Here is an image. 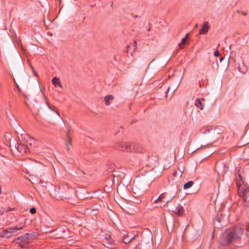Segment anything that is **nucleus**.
Here are the masks:
<instances>
[{
	"mask_svg": "<svg viewBox=\"0 0 249 249\" xmlns=\"http://www.w3.org/2000/svg\"><path fill=\"white\" fill-rule=\"evenodd\" d=\"M245 232V226L240 223L234 225L231 231L227 230L219 238L220 244L224 246L236 242Z\"/></svg>",
	"mask_w": 249,
	"mask_h": 249,
	"instance_id": "obj_1",
	"label": "nucleus"
},
{
	"mask_svg": "<svg viewBox=\"0 0 249 249\" xmlns=\"http://www.w3.org/2000/svg\"><path fill=\"white\" fill-rule=\"evenodd\" d=\"M150 181L148 180L147 177L142 176L137 177L134 180L133 185L132 191L137 196L143 195L147 189V188L150 184Z\"/></svg>",
	"mask_w": 249,
	"mask_h": 249,
	"instance_id": "obj_2",
	"label": "nucleus"
},
{
	"mask_svg": "<svg viewBox=\"0 0 249 249\" xmlns=\"http://www.w3.org/2000/svg\"><path fill=\"white\" fill-rule=\"evenodd\" d=\"M115 148L123 152H134L143 154L144 151L138 146L132 143H129L125 142H120L115 144Z\"/></svg>",
	"mask_w": 249,
	"mask_h": 249,
	"instance_id": "obj_3",
	"label": "nucleus"
},
{
	"mask_svg": "<svg viewBox=\"0 0 249 249\" xmlns=\"http://www.w3.org/2000/svg\"><path fill=\"white\" fill-rule=\"evenodd\" d=\"M238 194L239 196L243 198L244 205L249 206V187L247 186L239 187L238 190Z\"/></svg>",
	"mask_w": 249,
	"mask_h": 249,
	"instance_id": "obj_4",
	"label": "nucleus"
},
{
	"mask_svg": "<svg viewBox=\"0 0 249 249\" xmlns=\"http://www.w3.org/2000/svg\"><path fill=\"white\" fill-rule=\"evenodd\" d=\"M24 229L23 226H16L15 227H10L3 230L0 232V236L2 238H8L12 235L13 233L17 232L19 230Z\"/></svg>",
	"mask_w": 249,
	"mask_h": 249,
	"instance_id": "obj_5",
	"label": "nucleus"
},
{
	"mask_svg": "<svg viewBox=\"0 0 249 249\" xmlns=\"http://www.w3.org/2000/svg\"><path fill=\"white\" fill-rule=\"evenodd\" d=\"M61 197L65 199H69L71 198L73 189L70 187L68 184H62L59 188Z\"/></svg>",
	"mask_w": 249,
	"mask_h": 249,
	"instance_id": "obj_6",
	"label": "nucleus"
},
{
	"mask_svg": "<svg viewBox=\"0 0 249 249\" xmlns=\"http://www.w3.org/2000/svg\"><path fill=\"white\" fill-rule=\"evenodd\" d=\"M14 242L18 245L21 248H27L28 247L29 242L25 239L20 238V236L16 238L14 240Z\"/></svg>",
	"mask_w": 249,
	"mask_h": 249,
	"instance_id": "obj_7",
	"label": "nucleus"
},
{
	"mask_svg": "<svg viewBox=\"0 0 249 249\" xmlns=\"http://www.w3.org/2000/svg\"><path fill=\"white\" fill-rule=\"evenodd\" d=\"M14 149L21 154L26 153L28 151V148L26 145L18 143H16L14 146Z\"/></svg>",
	"mask_w": 249,
	"mask_h": 249,
	"instance_id": "obj_8",
	"label": "nucleus"
},
{
	"mask_svg": "<svg viewBox=\"0 0 249 249\" xmlns=\"http://www.w3.org/2000/svg\"><path fill=\"white\" fill-rule=\"evenodd\" d=\"M171 212L177 216H181L184 212L183 207L180 204L172 208Z\"/></svg>",
	"mask_w": 249,
	"mask_h": 249,
	"instance_id": "obj_9",
	"label": "nucleus"
},
{
	"mask_svg": "<svg viewBox=\"0 0 249 249\" xmlns=\"http://www.w3.org/2000/svg\"><path fill=\"white\" fill-rule=\"evenodd\" d=\"M204 101L205 99L204 98H196L195 102V106L198 107L200 110H203Z\"/></svg>",
	"mask_w": 249,
	"mask_h": 249,
	"instance_id": "obj_10",
	"label": "nucleus"
},
{
	"mask_svg": "<svg viewBox=\"0 0 249 249\" xmlns=\"http://www.w3.org/2000/svg\"><path fill=\"white\" fill-rule=\"evenodd\" d=\"M208 24V22H204L202 28L199 29V33L200 35L206 34L208 32L209 26Z\"/></svg>",
	"mask_w": 249,
	"mask_h": 249,
	"instance_id": "obj_11",
	"label": "nucleus"
},
{
	"mask_svg": "<svg viewBox=\"0 0 249 249\" xmlns=\"http://www.w3.org/2000/svg\"><path fill=\"white\" fill-rule=\"evenodd\" d=\"M114 100V97L112 95H107L104 98V102L107 106L110 105L112 101Z\"/></svg>",
	"mask_w": 249,
	"mask_h": 249,
	"instance_id": "obj_12",
	"label": "nucleus"
},
{
	"mask_svg": "<svg viewBox=\"0 0 249 249\" xmlns=\"http://www.w3.org/2000/svg\"><path fill=\"white\" fill-rule=\"evenodd\" d=\"M135 238V236H130L128 234H124L122 239V241L125 244H128Z\"/></svg>",
	"mask_w": 249,
	"mask_h": 249,
	"instance_id": "obj_13",
	"label": "nucleus"
},
{
	"mask_svg": "<svg viewBox=\"0 0 249 249\" xmlns=\"http://www.w3.org/2000/svg\"><path fill=\"white\" fill-rule=\"evenodd\" d=\"M105 243L108 245H113L114 243V240L109 234H106L105 238Z\"/></svg>",
	"mask_w": 249,
	"mask_h": 249,
	"instance_id": "obj_14",
	"label": "nucleus"
},
{
	"mask_svg": "<svg viewBox=\"0 0 249 249\" xmlns=\"http://www.w3.org/2000/svg\"><path fill=\"white\" fill-rule=\"evenodd\" d=\"M52 83L54 85V87H58L60 88H62V85L61 83V81L57 77H54L52 79Z\"/></svg>",
	"mask_w": 249,
	"mask_h": 249,
	"instance_id": "obj_15",
	"label": "nucleus"
},
{
	"mask_svg": "<svg viewBox=\"0 0 249 249\" xmlns=\"http://www.w3.org/2000/svg\"><path fill=\"white\" fill-rule=\"evenodd\" d=\"M221 219L220 217L217 215L214 220V224L215 227L220 228L221 227Z\"/></svg>",
	"mask_w": 249,
	"mask_h": 249,
	"instance_id": "obj_16",
	"label": "nucleus"
},
{
	"mask_svg": "<svg viewBox=\"0 0 249 249\" xmlns=\"http://www.w3.org/2000/svg\"><path fill=\"white\" fill-rule=\"evenodd\" d=\"M188 36L189 34H187L182 39L181 42L178 44V46L180 49H183L184 46L186 44Z\"/></svg>",
	"mask_w": 249,
	"mask_h": 249,
	"instance_id": "obj_17",
	"label": "nucleus"
},
{
	"mask_svg": "<svg viewBox=\"0 0 249 249\" xmlns=\"http://www.w3.org/2000/svg\"><path fill=\"white\" fill-rule=\"evenodd\" d=\"M126 48H127V50H126L127 53H128V50L130 48L133 50V52H135L137 49V42H136V41H134L132 44L127 45Z\"/></svg>",
	"mask_w": 249,
	"mask_h": 249,
	"instance_id": "obj_18",
	"label": "nucleus"
},
{
	"mask_svg": "<svg viewBox=\"0 0 249 249\" xmlns=\"http://www.w3.org/2000/svg\"><path fill=\"white\" fill-rule=\"evenodd\" d=\"M213 134L218 135L222 133L223 132L222 129L220 127L213 126Z\"/></svg>",
	"mask_w": 249,
	"mask_h": 249,
	"instance_id": "obj_19",
	"label": "nucleus"
},
{
	"mask_svg": "<svg viewBox=\"0 0 249 249\" xmlns=\"http://www.w3.org/2000/svg\"><path fill=\"white\" fill-rule=\"evenodd\" d=\"M194 184V181H189L186 183L184 184L183 186V188L184 189H188L189 188H190Z\"/></svg>",
	"mask_w": 249,
	"mask_h": 249,
	"instance_id": "obj_20",
	"label": "nucleus"
},
{
	"mask_svg": "<svg viewBox=\"0 0 249 249\" xmlns=\"http://www.w3.org/2000/svg\"><path fill=\"white\" fill-rule=\"evenodd\" d=\"M165 193H162V194H160V196L158 197V198L154 201V203H157L159 202H161L162 199H163L165 197Z\"/></svg>",
	"mask_w": 249,
	"mask_h": 249,
	"instance_id": "obj_21",
	"label": "nucleus"
},
{
	"mask_svg": "<svg viewBox=\"0 0 249 249\" xmlns=\"http://www.w3.org/2000/svg\"><path fill=\"white\" fill-rule=\"evenodd\" d=\"M33 236V234L32 233H26L24 234L23 235L20 236V238L21 239H27V240L28 239L31 238Z\"/></svg>",
	"mask_w": 249,
	"mask_h": 249,
	"instance_id": "obj_22",
	"label": "nucleus"
},
{
	"mask_svg": "<svg viewBox=\"0 0 249 249\" xmlns=\"http://www.w3.org/2000/svg\"><path fill=\"white\" fill-rule=\"evenodd\" d=\"M213 126L208 127L206 128L203 132L202 133L204 134H207L208 133L213 132Z\"/></svg>",
	"mask_w": 249,
	"mask_h": 249,
	"instance_id": "obj_23",
	"label": "nucleus"
},
{
	"mask_svg": "<svg viewBox=\"0 0 249 249\" xmlns=\"http://www.w3.org/2000/svg\"><path fill=\"white\" fill-rule=\"evenodd\" d=\"M70 130H69L68 132L66 134V136H67V139H69V143L70 144H71V138L70 136Z\"/></svg>",
	"mask_w": 249,
	"mask_h": 249,
	"instance_id": "obj_24",
	"label": "nucleus"
},
{
	"mask_svg": "<svg viewBox=\"0 0 249 249\" xmlns=\"http://www.w3.org/2000/svg\"><path fill=\"white\" fill-rule=\"evenodd\" d=\"M246 231V234L247 236H249V224H248L247 226L245 227Z\"/></svg>",
	"mask_w": 249,
	"mask_h": 249,
	"instance_id": "obj_25",
	"label": "nucleus"
},
{
	"mask_svg": "<svg viewBox=\"0 0 249 249\" xmlns=\"http://www.w3.org/2000/svg\"><path fill=\"white\" fill-rule=\"evenodd\" d=\"M4 209L5 213H8L9 212L15 210V208L8 207L7 209Z\"/></svg>",
	"mask_w": 249,
	"mask_h": 249,
	"instance_id": "obj_26",
	"label": "nucleus"
},
{
	"mask_svg": "<svg viewBox=\"0 0 249 249\" xmlns=\"http://www.w3.org/2000/svg\"><path fill=\"white\" fill-rule=\"evenodd\" d=\"M14 83H15V84L16 85L17 89L18 90V91H19V93H21V89H20L19 86L18 85V84L16 82V80H15V79H14Z\"/></svg>",
	"mask_w": 249,
	"mask_h": 249,
	"instance_id": "obj_27",
	"label": "nucleus"
},
{
	"mask_svg": "<svg viewBox=\"0 0 249 249\" xmlns=\"http://www.w3.org/2000/svg\"><path fill=\"white\" fill-rule=\"evenodd\" d=\"M36 209L35 208H32L30 210V212L32 214L36 213Z\"/></svg>",
	"mask_w": 249,
	"mask_h": 249,
	"instance_id": "obj_28",
	"label": "nucleus"
},
{
	"mask_svg": "<svg viewBox=\"0 0 249 249\" xmlns=\"http://www.w3.org/2000/svg\"><path fill=\"white\" fill-rule=\"evenodd\" d=\"M214 55L215 56H219V55H220V53L218 51H214Z\"/></svg>",
	"mask_w": 249,
	"mask_h": 249,
	"instance_id": "obj_29",
	"label": "nucleus"
},
{
	"mask_svg": "<svg viewBox=\"0 0 249 249\" xmlns=\"http://www.w3.org/2000/svg\"><path fill=\"white\" fill-rule=\"evenodd\" d=\"M17 78L19 81V82H22V78H21V76H20V75H18L17 76Z\"/></svg>",
	"mask_w": 249,
	"mask_h": 249,
	"instance_id": "obj_30",
	"label": "nucleus"
},
{
	"mask_svg": "<svg viewBox=\"0 0 249 249\" xmlns=\"http://www.w3.org/2000/svg\"><path fill=\"white\" fill-rule=\"evenodd\" d=\"M46 104H47V106H48V107H49L51 110H53V111H54V110L52 108V107L49 105V103H48L47 102H46Z\"/></svg>",
	"mask_w": 249,
	"mask_h": 249,
	"instance_id": "obj_31",
	"label": "nucleus"
},
{
	"mask_svg": "<svg viewBox=\"0 0 249 249\" xmlns=\"http://www.w3.org/2000/svg\"><path fill=\"white\" fill-rule=\"evenodd\" d=\"M5 213L4 209H3L2 211L0 210V215H2Z\"/></svg>",
	"mask_w": 249,
	"mask_h": 249,
	"instance_id": "obj_32",
	"label": "nucleus"
},
{
	"mask_svg": "<svg viewBox=\"0 0 249 249\" xmlns=\"http://www.w3.org/2000/svg\"><path fill=\"white\" fill-rule=\"evenodd\" d=\"M33 73H34V74L35 76H36V77H38V74H37V73L36 72L35 70H34V71H33Z\"/></svg>",
	"mask_w": 249,
	"mask_h": 249,
	"instance_id": "obj_33",
	"label": "nucleus"
},
{
	"mask_svg": "<svg viewBox=\"0 0 249 249\" xmlns=\"http://www.w3.org/2000/svg\"><path fill=\"white\" fill-rule=\"evenodd\" d=\"M34 108L35 109H36L37 111H39V107H38L37 106H36L35 105H34Z\"/></svg>",
	"mask_w": 249,
	"mask_h": 249,
	"instance_id": "obj_34",
	"label": "nucleus"
},
{
	"mask_svg": "<svg viewBox=\"0 0 249 249\" xmlns=\"http://www.w3.org/2000/svg\"><path fill=\"white\" fill-rule=\"evenodd\" d=\"M69 142H69V139H68V141L66 142V144L67 146H68V145L71 144H70Z\"/></svg>",
	"mask_w": 249,
	"mask_h": 249,
	"instance_id": "obj_35",
	"label": "nucleus"
},
{
	"mask_svg": "<svg viewBox=\"0 0 249 249\" xmlns=\"http://www.w3.org/2000/svg\"><path fill=\"white\" fill-rule=\"evenodd\" d=\"M30 66L31 67V68L32 69V70L33 71H34V70H35L34 69V68L33 67V66L31 65V63H30Z\"/></svg>",
	"mask_w": 249,
	"mask_h": 249,
	"instance_id": "obj_36",
	"label": "nucleus"
},
{
	"mask_svg": "<svg viewBox=\"0 0 249 249\" xmlns=\"http://www.w3.org/2000/svg\"><path fill=\"white\" fill-rule=\"evenodd\" d=\"M161 173H162V172H161V171H160V173H159V174H158V175L156 176V177H157V178H158V177H159L160 176H161Z\"/></svg>",
	"mask_w": 249,
	"mask_h": 249,
	"instance_id": "obj_37",
	"label": "nucleus"
},
{
	"mask_svg": "<svg viewBox=\"0 0 249 249\" xmlns=\"http://www.w3.org/2000/svg\"><path fill=\"white\" fill-rule=\"evenodd\" d=\"M54 111L56 112V113L58 115V116L59 117H60V115L59 112H58L57 111Z\"/></svg>",
	"mask_w": 249,
	"mask_h": 249,
	"instance_id": "obj_38",
	"label": "nucleus"
},
{
	"mask_svg": "<svg viewBox=\"0 0 249 249\" xmlns=\"http://www.w3.org/2000/svg\"><path fill=\"white\" fill-rule=\"evenodd\" d=\"M241 13H242V14L243 15H246V14H246V13L244 12H242Z\"/></svg>",
	"mask_w": 249,
	"mask_h": 249,
	"instance_id": "obj_39",
	"label": "nucleus"
},
{
	"mask_svg": "<svg viewBox=\"0 0 249 249\" xmlns=\"http://www.w3.org/2000/svg\"><path fill=\"white\" fill-rule=\"evenodd\" d=\"M135 249H141L139 247L137 246Z\"/></svg>",
	"mask_w": 249,
	"mask_h": 249,
	"instance_id": "obj_40",
	"label": "nucleus"
},
{
	"mask_svg": "<svg viewBox=\"0 0 249 249\" xmlns=\"http://www.w3.org/2000/svg\"><path fill=\"white\" fill-rule=\"evenodd\" d=\"M67 146V150H68V151H69L70 150V147H69V145Z\"/></svg>",
	"mask_w": 249,
	"mask_h": 249,
	"instance_id": "obj_41",
	"label": "nucleus"
},
{
	"mask_svg": "<svg viewBox=\"0 0 249 249\" xmlns=\"http://www.w3.org/2000/svg\"><path fill=\"white\" fill-rule=\"evenodd\" d=\"M10 147H11V151H13L14 150V149L11 148V145H10Z\"/></svg>",
	"mask_w": 249,
	"mask_h": 249,
	"instance_id": "obj_42",
	"label": "nucleus"
},
{
	"mask_svg": "<svg viewBox=\"0 0 249 249\" xmlns=\"http://www.w3.org/2000/svg\"><path fill=\"white\" fill-rule=\"evenodd\" d=\"M223 58L222 57L220 58V61H221L223 60Z\"/></svg>",
	"mask_w": 249,
	"mask_h": 249,
	"instance_id": "obj_43",
	"label": "nucleus"
},
{
	"mask_svg": "<svg viewBox=\"0 0 249 249\" xmlns=\"http://www.w3.org/2000/svg\"><path fill=\"white\" fill-rule=\"evenodd\" d=\"M1 194V188H0V194Z\"/></svg>",
	"mask_w": 249,
	"mask_h": 249,
	"instance_id": "obj_44",
	"label": "nucleus"
},
{
	"mask_svg": "<svg viewBox=\"0 0 249 249\" xmlns=\"http://www.w3.org/2000/svg\"><path fill=\"white\" fill-rule=\"evenodd\" d=\"M22 95H23V96H24L25 97H26V95H24V94H22Z\"/></svg>",
	"mask_w": 249,
	"mask_h": 249,
	"instance_id": "obj_45",
	"label": "nucleus"
},
{
	"mask_svg": "<svg viewBox=\"0 0 249 249\" xmlns=\"http://www.w3.org/2000/svg\"><path fill=\"white\" fill-rule=\"evenodd\" d=\"M175 175H176V173H174V176H175Z\"/></svg>",
	"mask_w": 249,
	"mask_h": 249,
	"instance_id": "obj_46",
	"label": "nucleus"
}]
</instances>
